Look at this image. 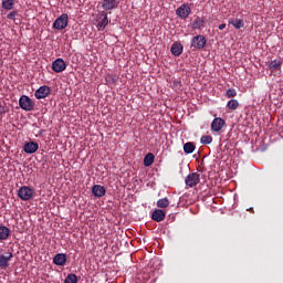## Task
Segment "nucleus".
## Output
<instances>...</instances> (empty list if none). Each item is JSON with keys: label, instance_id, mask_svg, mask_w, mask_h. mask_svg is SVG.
Wrapping results in <instances>:
<instances>
[{"label": "nucleus", "instance_id": "10", "mask_svg": "<svg viewBox=\"0 0 283 283\" xmlns=\"http://www.w3.org/2000/svg\"><path fill=\"white\" fill-rule=\"evenodd\" d=\"M66 67H67V64H65V61L63 59H56L52 63V70L57 74H61V72H65Z\"/></svg>", "mask_w": 283, "mask_h": 283}, {"label": "nucleus", "instance_id": "20", "mask_svg": "<svg viewBox=\"0 0 283 283\" xmlns=\"http://www.w3.org/2000/svg\"><path fill=\"white\" fill-rule=\"evenodd\" d=\"M10 237V228L0 226V240H8Z\"/></svg>", "mask_w": 283, "mask_h": 283}, {"label": "nucleus", "instance_id": "33", "mask_svg": "<svg viewBox=\"0 0 283 283\" xmlns=\"http://www.w3.org/2000/svg\"><path fill=\"white\" fill-rule=\"evenodd\" d=\"M224 28H227L226 23H222V24L219 25V30H224Z\"/></svg>", "mask_w": 283, "mask_h": 283}, {"label": "nucleus", "instance_id": "17", "mask_svg": "<svg viewBox=\"0 0 283 283\" xmlns=\"http://www.w3.org/2000/svg\"><path fill=\"white\" fill-rule=\"evenodd\" d=\"M12 258H14V254H12V252H10L8 256L1 254L0 255V269H8V266H10L9 262H10V260H12Z\"/></svg>", "mask_w": 283, "mask_h": 283}, {"label": "nucleus", "instance_id": "28", "mask_svg": "<svg viewBox=\"0 0 283 283\" xmlns=\"http://www.w3.org/2000/svg\"><path fill=\"white\" fill-rule=\"evenodd\" d=\"M227 107L229 109H238V107H240V102H238V99H230L227 104Z\"/></svg>", "mask_w": 283, "mask_h": 283}, {"label": "nucleus", "instance_id": "31", "mask_svg": "<svg viewBox=\"0 0 283 283\" xmlns=\"http://www.w3.org/2000/svg\"><path fill=\"white\" fill-rule=\"evenodd\" d=\"M17 14H19V11L13 10L10 13H8L7 19H9L10 21H15L17 20Z\"/></svg>", "mask_w": 283, "mask_h": 283}, {"label": "nucleus", "instance_id": "4", "mask_svg": "<svg viewBox=\"0 0 283 283\" xmlns=\"http://www.w3.org/2000/svg\"><path fill=\"white\" fill-rule=\"evenodd\" d=\"M185 185L190 189H192V187H197V185H200V174L190 172L185 179Z\"/></svg>", "mask_w": 283, "mask_h": 283}, {"label": "nucleus", "instance_id": "19", "mask_svg": "<svg viewBox=\"0 0 283 283\" xmlns=\"http://www.w3.org/2000/svg\"><path fill=\"white\" fill-rule=\"evenodd\" d=\"M201 28H205V18H197L192 22V29L193 30H201Z\"/></svg>", "mask_w": 283, "mask_h": 283}, {"label": "nucleus", "instance_id": "12", "mask_svg": "<svg viewBox=\"0 0 283 283\" xmlns=\"http://www.w3.org/2000/svg\"><path fill=\"white\" fill-rule=\"evenodd\" d=\"M118 3H120L118 0H103L102 8L106 11L116 10V8H118Z\"/></svg>", "mask_w": 283, "mask_h": 283}, {"label": "nucleus", "instance_id": "24", "mask_svg": "<svg viewBox=\"0 0 283 283\" xmlns=\"http://www.w3.org/2000/svg\"><path fill=\"white\" fill-rule=\"evenodd\" d=\"M14 0H2L1 8L3 10H12L14 8Z\"/></svg>", "mask_w": 283, "mask_h": 283}, {"label": "nucleus", "instance_id": "9", "mask_svg": "<svg viewBox=\"0 0 283 283\" xmlns=\"http://www.w3.org/2000/svg\"><path fill=\"white\" fill-rule=\"evenodd\" d=\"M227 125V122L222 117H216L211 123V132H222V128Z\"/></svg>", "mask_w": 283, "mask_h": 283}, {"label": "nucleus", "instance_id": "30", "mask_svg": "<svg viewBox=\"0 0 283 283\" xmlns=\"http://www.w3.org/2000/svg\"><path fill=\"white\" fill-rule=\"evenodd\" d=\"M226 96L227 98H235V96H238V91H235V88H228Z\"/></svg>", "mask_w": 283, "mask_h": 283}, {"label": "nucleus", "instance_id": "32", "mask_svg": "<svg viewBox=\"0 0 283 283\" xmlns=\"http://www.w3.org/2000/svg\"><path fill=\"white\" fill-rule=\"evenodd\" d=\"M8 112H10L8 106L3 105V103L0 102V116H3V114H8Z\"/></svg>", "mask_w": 283, "mask_h": 283}, {"label": "nucleus", "instance_id": "21", "mask_svg": "<svg viewBox=\"0 0 283 283\" xmlns=\"http://www.w3.org/2000/svg\"><path fill=\"white\" fill-rule=\"evenodd\" d=\"M229 23H230V25H233V28H235V30H240V29L244 28V20H242V19L230 20Z\"/></svg>", "mask_w": 283, "mask_h": 283}, {"label": "nucleus", "instance_id": "16", "mask_svg": "<svg viewBox=\"0 0 283 283\" xmlns=\"http://www.w3.org/2000/svg\"><path fill=\"white\" fill-rule=\"evenodd\" d=\"M185 50V46H182V43H174L170 48V52L172 56H180Z\"/></svg>", "mask_w": 283, "mask_h": 283}, {"label": "nucleus", "instance_id": "29", "mask_svg": "<svg viewBox=\"0 0 283 283\" xmlns=\"http://www.w3.org/2000/svg\"><path fill=\"white\" fill-rule=\"evenodd\" d=\"M106 85H114L116 83V75L114 74H107L105 76Z\"/></svg>", "mask_w": 283, "mask_h": 283}, {"label": "nucleus", "instance_id": "27", "mask_svg": "<svg viewBox=\"0 0 283 283\" xmlns=\"http://www.w3.org/2000/svg\"><path fill=\"white\" fill-rule=\"evenodd\" d=\"M64 283H78V276H76L74 273H71L66 276Z\"/></svg>", "mask_w": 283, "mask_h": 283}, {"label": "nucleus", "instance_id": "6", "mask_svg": "<svg viewBox=\"0 0 283 283\" xmlns=\"http://www.w3.org/2000/svg\"><path fill=\"white\" fill-rule=\"evenodd\" d=\"M32 196H34V190L28 186H22L18 190V198H20V200L28 201L32 198Z\"/></svg>", "mask_w": 283, "mask_h": 283}, {"label": "nucleus", "instance_id": "5", "mask_svg": "<svg viewBox=\"0 0 283 283\" xmlns=\"http://www.w3.org/2000/svg\"><path fill=\"white\" fill-rule=\"evenodd\" d=\"M108 23H109V18H107V14L105 13V11L101 12L97 15V20H96V28L98 32H103V30L107 28Z\"/></svg>", "mask_w": 283, "mask_h": 283}, {"label": "nucleus", "instance_id": "26", "mask_svg": "<svg viewBox=\"0 0 283 283\" xmlns=\"http://www.w3.org/2000/svg\"><path fill=\"white\" fill-rule=\"evenodd\" d=\"M200 143L201 145H211L213 143V137H211L210 135H203L200 138Z\"/></svg>", "mask_w": 283, "mask_h": 283}, {"label": "nucleus", "instance_id": "8", "mask_svg": "<svg viewBox=\"0 0 283 283\" xmlns=\"http://www.w3.org/2000/svg\"><path fill=\"white\" fill-rule=\"evenodd\" d=\"M50 94H52L50 86L43 85L35 91L34 96L38 98V101H41V98H48Z\"/></svg>", "mask_w": 283, "mask_h": 283}, {"label": "nucleus", "instance_id": "2", "mask_svg": "<svg viewBox=\"0 0 283 283\" xmlns=\"http://www.w3.org/2000/svg\"><path fill=\"white\" fill-rule=\"evenodd\" d=\"M19 105L24 112H32L34 109V102L28 95H22L19 98Z\"/></svg>", "mask_w": 283, "mask_h": 283}, {"label": "nucleus", "instance_id": "13", "mask_svg": "<svg viewBox=\"0 0 283 283\" xmlns=\"http://www.w3.org/2000/svg\"><path fill=\"white\" fill-rule=\"evenodd\" d=\"M167 213L163 209H156L151 214V220L155 222H163L165 220Z\"/></svg>", "mask_w": 283, "mask_h": 283}, {"label": "nucleus", "instance_id": "18", "mask_svg": "<svg viewBox=\"0 0 283 283\" xmlns=\"http://www.w3.org/2000/svg\"><path fill=\"white\" fill-rule=\"evenodd\" d=\"M193 151H196V144H193L192 142H187L184 145V153L189 155V154H193Z\"/></svg>", "mask_w": 283, "mask_h": 283}, {"label": "nucleus", "instance_id": "22", "mask_svg": "<svg viewBox=\"0 0 283 283\" xmlns=\"http://www.w3.org/2000/svg\"><path fill=\"white\" fill-rule=\"evenodd\" d=\"M269 70H271L272 72L282 70V61H280V60L272 61L269 65Z\"/></svg>", "mask_w": 283, "mask_h": 283}, {"label": "nucleus", "instance_id": "23", "mask_svg": "<svg viewBox=\"0 0 283 283\" xmlns=\"http://www.w3.org/2000/svg\"><path fill=\"white\" fill-rule=\"evenodd\" d=\"M154 154L148 153L145 157H144V166L145 167H151V165H154Z\"/></svg>", "mask_w": 283, "mask_h": 283}, {"label": "nucleus", "instance_id": "15", "mask_svg": "<svg viewBox=\"0 0 283 283\" xmlns=\"http://www.w3.org/2000/svg\"><path fill=\"white\" fill-rule=\"evenodd\" d=\"M92 193L95 196V198H103L105 193H107V190L101 185H94L92 188Z\"/></svg>", "mask_w": 283, "mask_h": 283}, {"label": "nucleus", "instance_id": "25", "mask_svg": "<svg viewBox=\"0 0 283 283\" xmlns=\"http://www.w3.org/2000/svg\"><path fill=\"white\" fill-rule=\"evenodd\" d=\"M157 207L159 209H167V207H169V199H167V197L159 199L157 201Z\"/></svg>", "mask_w": 283, "mask_h": 283}, {"label": "nucleus", "instance_id": "11", "mask_svg": "<svg viewBox=\"0 0 283 283\" xmlns=\"http://www.w3.org/2000/svg\"><path fill=\"white\" fill-rule=\"evenodd\" d=\"M23 151L25 154H36V151H39V143L28 142L23 146Z\"/></svg>", "mask_w": 283, "mask_h": 283}, {"label": "nucleus", "instance_id": "1", "mask_svg": "<svg viewBox=\"0 0 283 283\" xmlns=\"http://www.w3.org/2000/svg\"><path fill=\"white\" fill-rule=\"evenodd\" d=\"M70 17L67 13H62L60 17H57L53 22L54 30H65L67 28Z\"/></svg>", "mask_w": 283, "mask_h": 283}, {"label": "nucleus", "instance_id": "3", "mask_svg": "<svg viewBox=\"0 0 283 283\" xmlns=\"http://www.w3.org/2000/svg\"><path fill=\"white\" fill-rule=\"evenodd\" d=\"M176 14L179 17V19L185 21L189 19V15L191 14V7H189V3H182L179 8L176 9Z\"/></svg>", "mask_w": 283, "mask_h": 283}, {"label": "nucleus", "instance_id": "14", "mask_svg": "<svg viewBox=\"0 0 283 283\" xmlns=\"http://www.w3.org/2000/svg\"><path fill=\"white\" fill-rule=\"evenodd\" d=\"M65 262H67V256L65 255V253H57L53 258V264H55L56 266H65Z\"/></svg>", "mask_w": 283, "mask_h": 283}, {"label": "nucleus", "instance_id": "7", "mask_svg": "<svg viewBox=\"0 0 283 283\" xmlns=\"http://www.w3.org/2000/svg\"><path fill=\"white\" fill-rule=\"evenodd\" d=\"M207 45V38L205 35H196L191 39V48L195 50H203Z\"/></svg>", "mask_w": 283, "mask_h": 283}]
</instances>
